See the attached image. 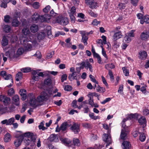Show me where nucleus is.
<instances>
[{
	"mask_svg": "<svg viewBox=\"0 0 149 149\" xmlns=\"http://www.w3.org/2000/svg\"><path fill=\"white\" fill-rule=\"evenodd\" d=\"M122 146L123 149H129L131 147V144L128 141H124L122 143Z\"/></svg>",
	"mask_w": 149,
	"mask_h": 149,
	"instance_id": "obj_23",
	"label": "nucleus"
},
{
	"mask_svg": "<svg viewBox=\"0 0 149 149\" xmlns=\"http://www.w3.org/2000/svg\"><path fill=\"white\" fill-rule=\"evenodd\" d=\"M49 95H48L45 92H42L41 93L40 95L38 96L37 99L36 98V97L32 93L29 94L28 95L27 99L29 100V102L30 105L31 106L35 105L37 102H42L44 100L47 99L49 96H50L51 95V93H49Z\"/></svg>",
	"mask_w": 149,
	"mask_h": 149,
	"instance_id": "obj_2",
	"label": "nucleus"
},
{
	"mask_svg": "<svg viewBox=\"0 0 149 149\" xmlns=\"http://www.w3.org/2000/svg\"><path fill=\"white\" fill-rule=\"evenodd\" d=\"M12 100L15 105L19 106V98L18 95H14L13 97Z\"/></svg>",
	"mask_w": 149,
	"mask_h": 149,
	"instance_id": "obj_22",
	"label": "nucleus"
},
{
	"mask_svg": "<svg viewBox=\"0 0 149 149\" xmlns=\"http://www.w3.org/2000/svg\"><path fill=\"white\" fill-rule=\"evenodd\" d=\"M29 138H30V140L31 141V142H35L36 139V137L33 133L32 135Z\"/></svg>",
	"mask_w": 149,
	"mask_h": 149,
	"instance_id": "obj_53",
	"label": "nucleus"
},
{
	"mask_svg": "<svg viewBox=\"0 0 149 149\" xmlns=\"http://www.w3.org/2000/svg\"><path fill=\"white\" fill-rule=\"evenodd\" d=\"M141 39L145 40L149 37V32L147 31H145L141 33L140 35Z\"/></svg>",
	"mask_w": 149,
	"mask_h": 149,
	"instance_id": "obj_15",
	"label": "nucleus"
},
{
	"mask_svg": "<svg viewBox=\"0 0 149 149\" xmlns=\"http://www.w3.org/2000/svg\"><path fill=\"white\" fill-rule=\"evenodd\" d=\"M50 6L49 5H48L43 9V10L45 13H47L50 10Z\"/></svg>",
	"mask_w": 149,
	"mask_h": 149,
	"instance_id": "obj_61",
	"label": "nucleus"
},
{
	"mask_svg": "<svg viewBox=\"0 0 149 149\" xmlns=\"http://www.w3.org/2000/svg\"><path fill=\"white\" fill-rule=\"evenodd\" d=\"M21 70L24 72H30L31 71V69L29 67H26L22 69H21Z\"/></svg>",
	"mask_w": 149,
	"mask_h": 149,
	"instance_id": "obj_58",
	"label": "nucleus"
},
{
	"mask_svg": "<svg viewBox=\"0 0 149 149\" xmlns=\"http://www.w3.org/2000/svg\"><path fill=\"white\" fill-rule=\"evenodd\" d=\"M10 1V0H2L0 6L6 8L7 7V4Z\"/></svg>",
	"mask_w": 149,
	"mask_h": 149,
	"instance_id": "obj_27",
	"label": "nucleus"
},
{
	"mask_svg": "<svg viewBox=\"0 0 149 149\" xmlns=\"http://www.w3.org/2000/svg\"><path fill=\"white\" fill-rule=\"evenodd\" d=\"M82 126L86 128H89L91 127V125L90 124L87 123H82Z\"/></svg>",
	"mask_w": 149,
	"mask_h": 149,
	"instance_id": "obj_63",
	"label": "nucleus"
},
{
	"mask_svg": "<svg viewBox=\"0 0 149 149\" xmlns=\"http://www.w3.org/2000/svg\"><path fill=\"white\" fill-rule=\"evenodd\" d=\"M147 53L144 51H142L140 52L139 54V57L141 59H145L147 56Z\"/></svg>",
	"mask_w": 149,
	"mask_h": 149,
	"instance_id": "obj_21",
	"label": "nucleus"
},
{
	"mask_svg": "<svg viewBox=\"0 0 149 149\" xmlns=\"http://www.w3.org/2000/svg\"><path fill=\"white\" fill-rule=\"evenodd\" d=\"M103 141L107 143L106 146L109 145L111 143V139L110 135L108 134H104L103 136Z\"/></svg>",
	"mask_w": 149,
	"mask_h": 149,
	"instance_id": "obj_13",
	"label": "nucleus"
},
{
	"mask_svg": "<svg viewBox=\"0 0 149 149\" xmlns=\"http://www.w3.org/2000/svg\"><path fill=\"white\" fill-rule=\"evenodd\" d=\"M76 8L74 6L72 7L68 11V13L69 15H74L76 12Z\"/></svg>",
	"mask_w": 149,
	"mask_h": 149,
	"instance_id": "obj_31",
	"label": "nucleus"
},
{
	"mask_svg": "<svg viewBox=\"0 0 149 149\" xmlns=\"http://www.w3.org/2000/svg\"><path fill=\"white\" fill-rule=\"evenodd\" d=\"M123 36V35L120 31L115 32L113 36V40L116 41L122 38Z\"/></svg>",
	"mask_w": 149,
	"mask_h": 149,
	"instance_id": "obj_14",
	"label": "nucleus"
},
{
	"mask_svg": "<svg viewBox=\"0 0 149 149\" xmlns=\"http://www.w3.org/2000/svg\"><path fill=\"white\" fill-rule=\"evenodd\" d=\"M24 51V50L22 47L19 48L16 52L15 49L13 48L6 52L4 54L2 53L1 56L2 57L3 61L5 62L7 61L8 58H9L11 59L17 58L22 54Z\"/></svg>",
	"mask_w": 149,
	"mask_h": 149,
	"instance_id": "obj_1",
	"label": "nucleus"
},
{
	"mask_svg": "<svg viewBox=\"0 0 149 149\" xmlns=\"http://www.w3.org/2000/svg\"><path fill=\"white\" fill-rule=\"evenodd\" d=\"M33 8L35 9H38L40 7V3L38 2H34L32 4Z\"/></svg>",
	"mask_w": 149,
	"mask_h": 149,
	"instance_id": "obj_54",
	"label": "nucleus"
},
{
	"mask_svg": "<svg viewBox=\"0 0 149 149\" xmlns=\"http://www.w3.org/2000/svg\"><path fill=\"white\" fill-rule=\"evenodd\" d=\"M140 23L143 24L144 22L148 24L149 23V16L148 15H146L143 17V19L140 21Z\"/></svg>",
	"mask_w": 149,
	"mask_h": 149,
	"instance_id": "obj_24",
	"label": "nucleus"
},
{
	"mask_svg": "<svg viewBox=\"0 0 149 149\" xmlns=\"http://www.w3.org/2000/svg\"><path fill=\"white\" fill-rule=\"evenodd\" d=\"M49 73V72L46 71L43 72H37L36 71H34L33 72V77L32 79L34 80H38L39 76L43 77L44 76L48 75Z\"/></svg>",
	"mask_w": 149,
	"mask_h": 149,
	"instance_id": "obj_7",
	"label": "nucleus"
},
{
	"mask_svg": "<svg viewBox=\"0 0 149 149\" xmlns=\"http://www.w3.org/2000/svg\"><path fill=\"white\" fill-rule=\"evenodd\" d=\"M146 139V135L144 133L141 134L140 135L139 139L141 141L143 142Z\"/></svg>",
	"mask_w": 149,
	"mask_h": 149,
	"instance_id": "obj_45",
	"label": "nucleus"
},
{
	"mask_svg": "<svg viewBox=\"0 0 149 149\" xmlns=\"http://www.w3.org/2000/svg\"><path fill=\"white\" fill-rule=\"evenodd\" d=\"M93 94H97L96 93H89L87 95L88 96L89 98V103L90 105H91V106L94 103L93 99V98L91 97L92 96H93Z\"/></svg>",
	"mask_w": 149,
	"mask_h": 149,
	"instance_id": "obj_26",
	"label": "nucleus"
},
{
	"mask_svg": "<svg viewBox=\"0 0 149 149\" xmlns=\"http://www.w3.org/2000/svg\"><path fill=\"white\" fill-rule=\"evenodd\" d=\"M89 77L91 80L93 82L95 83V84H98V82L97 81L96 79L92 75L90 74L89 75Z\"/></svg>",
	"mask_w": 149,
	"mask_h": 149,
	"instance_id": "obj_57",
	"label": "nucleus"
},
{
	"mask_svg": "<svg viewBox=\"0 0 149 149\" xmlns=\"http://www.w3.org/2000/svg\"><path fill=\"white\" fill-rule=\"evenodd\" d=\"M0 102L5 106L9 105L11 102L10 98L3 94L0 95Z\"/></svg>",
	"mask_w": 149,
	"mask_h": 149,
	"instance_id": "obj_8",
	"label": "nucleus"
},
{
	"mask_svg": "<svg viewBox=\"0 0 149 149\" xmlns=\"http://www.w3.org/2000/svg\"><path fill=\"white\" fill-rule=\"evenodd\" d=\"M22 74L21 72H18L16 75V80L18 81L21 80L22 78Z\"/></svg>",
	"mask_w": 149,
	"mask_h": 149,
	"instance_id": "obj_36",
	"label": "nucleus"
},
{
	"mask_svg": "<svg viewBox=\"0 0 149 149\" xmlns=\"http://www.w3.org/2000/svg\"><path fill=\"white\" fill-rule=\"evenodd\" d=\"M22 33L26 36L24 37H23L22 39H23L25 38H27L28 37V39L30 38H33L34 36L31 34H30V32L29 30V27L27 26L24 27L22 31Z\"/></svg>",
	"mask_w": 149,
	"mask_h": 149,
	"instance_id": "obj_11",
	"label": "nucleus"
},
{
	"mask_svg": "<svg viewBox=\"0 0 149 149\" xmlns=\"http://www.w3.org/2000/svg\"><path fill=\"white\" fill-rule=\"evenodd\" d=\"M33 133L30 132H26L23 135H22L23 136H25V137H27L28 138H29L31 136L32 134Z\"/></svg>",
	"mask_w": 149,
	"mask_h": 149,
	"instance_id": "obj_46",
	"label": "nucleus"
},
{
	"mask_svg": "<svg viewBox=\"0 0 149 149\" xmlns=\"http://www.w3.org/2000/svg\"><path fill=\"white\" fill-rule=\"evenodd\" d=\"M80 33L82 36L81 41L84 43V45H86L88 44L87 42L88 39V36L90 33V32L86 31H80Z\"/></svg>",
	"mask_w": 149,
	"mask_h": 149,
	"instance_id": "obj_10",
	"label": "nucleus"
},
{
	"mask_svg": "<svg viewBox=\"0 0 149 149\" xmlns=\"http://www.w3.org/2000/svg\"><path fill=\"white\" fill-rule=\"evenodd\" d=\"M4 78L5 80H10L12 83H10L9 85L7 86L8 87H11L13 83V80L12 79L11 75L10 74H7Z\"/></svg>",
	"mask_w": 149,
	"mask_h": 149,
	"instance_id": "obj_30",
	"label": "nucleus"
},
{
	"mask_svg": "<svg viewBox=\"0 0 149 149\" xmlns=\"http://www.w3.org/2000/svg\"><path fill=\"white\" fill-rule=\"evenodd\" d=\"M139 115V114L138 113L130 114L127 115L126 118H124L123 119L121 123L122 127L123 128V129H125V127H126V125L124 124L125 121L127 120H130L132 119L137 120Z\"/></svg>",
	"mask_w": 149,
	"mask_h": 149,
	"instance_id": "obj_5",
	"label": "nucleus"
},
{
	"mask_svg": "<svg viewBox=\"0 0 149 149\" xmlns=\"http://www.w3.org/2000/svg\"><path fill=\"white\" fill-rule=\"evenodd\" d=\"M19 24V22L16 19H13L12 22V24L13 26L17 27Z\"/></svg>",
	"mask_w": 149,
	"mask_h": 149,
	"instance_id": "obj_42",
	"label": "nucleus"
},
{
	"mask_svg": "<svg viewBox=\"0 0 149 149\" xmlns=\"http://www.w3.org/2000/svg\"><path fill=\"white\" fill-rule=\"evenodd\" d=\"M8 40L7 37L4 36L3 37L1 42V45L3 47L6 46L8 45Z\"/></svg>",
	"mask_w": 149,
	"mask_h": 149,
	"instance_id": "obj_29",
	"label": "nucleus"
},
{
	"mask_svg": "<svg viewBox=\"0 0 149 149\" xmlns=\"http://www.w3.org/2000/svg\"><path fill=\"white\" fill-rule=\"evenodd\" d=\"M49 140L51 141L56 142L58 141V139L57 136L55 134H52L49 137Z\"/></svg>",
	"mask_w": 149,
	"mask_h": 149,
	"instance_id": "obj_25",
	"label": "nucleus"
},
{
	"mask_svg": "<svg viewBox=\"0 0 149 149\" xmlns=\"http://www.w3.org/2000/svg\"><path fill=\"white\" fill-rule=\"evenodd\" d=\"M68 124L66 122L63 123L61 126L60 129L61 130L63 131L65 130L67 127Z\"/></svg>",
	"mask_w": 149,
	"mask_h": 149,
	"instance_id": "obj_44",
	"label": "nucleus"
},
{
	"mask_svg": "<svg viewBox=\"0 0 149 149\" xmlns=\"http://www.w3.org/2000/svg\"><path fill=\"white\" fill-rule=\"evenodd\" d=\"M52 22L54 24L58 23L63 26H65L68 24V20L67 17L60 15L56 17H53Z\"/></svg>",
	"mask_w": 149,
	"mask_h": 149,
	"instance_id": "obj_4",
	"label": "nucleus"
},
{
	"mask_svg": "<svg viewBox=\"0 0 149 149\" xmlns=\"http://www.w3.org/2000/svg\"><path fill=\"white\" fill-rule=\"evenodd\" d=\"M11 136L9 133H7L4 136V141L6 142H9L10 141Z\"/></svg>",
	"mask_w": 149,
	"mask_h": 149,
	"instance_id": "obj_34",
	"label": "nucleus"
},
{
	"mask_svg": "<svg viewBox=\"0 0 149 149\" xmlns=\"http://www.w3.org/2000/svg\"><path fill=\"white\" fill-rule=\"evenodd\" d=\"M39 15L36 13H35L32 16V19L33 21L39 20Z\"/></svg>",
	"mask_w": 149,
	"mask_h": 149,
	"instance_id": "obj_40",
	"label": "nucleus"
},
{
	"mask_svg": "<svg viewBox=\"0 0 149 149\" xmlns=\"http://www.w3.org/2000/svg\"><path fill=\"white\" fill-rule=\"evenodd\" d=\"M146 87L147 86L145 85L142 86L140 89L141 91L142 92V93L144 94H145L146 93Z\"/></svg>",
	"mask_w": 149,
	"mask_h": 149,
	"instance_id": "obj_55",
	"label": "nucleus"
},
{
	"mask_svg": "<svg viewBox=\"0 0 149 149\" xmlns=\"http://www.w3.org/2000/svg\"><path fill=\"white\" fill-rule=\"evenodd\" d=\"M45 19H44V21H45V22H51L52 23V18L53 17H51L49 15L47 14H45Z\"/></svg>",
	"mask_w": 149,
	"mask_h": 149,
	"instance_id": "obj_33",
	"label": "nucleus"
},
{
	"mask_svg": "<svg viewBox=\"0 0 149 149\" xmlns=\"http://www.w3.org/2000/svg\"><path fill=\"white\" fill-rule=\"evenodd\" d=\"M134 30H131L125 34L124 38V41L126 43H129L132 40V38L134 37Z\"/></svg>",
	"mask_w": 149,
	"mask_h": 149,
	"instance_id": "obj_9",
	"label": "nucleus"
},
{
	"mask_svg": "<svg viewBox=\"0 0 149 149\" xmlns=\"http://www.w3.org/2000/svg\"><path fill=\"white\" fill-rule=\"evenodd\" d=\"M123 85H120L118 91V92L120 94H122L123 93Z\"/></svg>",
	"mask_w": 149,
	"mask_h": 149,
	"instance_id": "obj_52",
	"label": "nucleus"
},
{
	"mask_svg": "<svg viewBox=\"0 0 149 149\" xmlns=\"http://www.w3.org/2000/svg\"><path fill=\"white\" fill-rule=\"evenodd\" d=\"M30 29L32 32L33 33H36L38 30V26L36 25L33 24L30 27Z\"/></svg>",
	"mask_w": 149,
	"mask_h": 149,
	"instance_id": "obj_28",
	"label": "nucleus"
},
{
	"mask_svg": "<svg viewBox=\"0 0 149 149\" xmlns=\"http://www.w3.org/2000/svg\"><path fill=\"white\" fill-rule=\"evenodd\" d=\"M100 23V21H98L96 19H94L92 21L91 24L94 26H97Z\"/></svg>",
	"mask_w": 149,
	"mask_h": 149,
	"instance_id": "obj_50",
	"label": "nucleus"
},
{
	"mask_svg": "<svg viewBox=\"0 0 149 149\" xmlns=\"http://www.w3.org/2000/svg\"><path fill=\"white\" fill-rule=\"evenodd\" d=\"M45 36V34L44 32H40L38 33V40H40L43 39Z\"/></svg>",
	"mask_w": 149,
	"mask_h": 149,
	"instance_id": "obj_38",
	"label": "nucleus"
},
{
	"mask_svg": "<svg viewBox=\"0 0 149 149\" xmlns=\"http://www.w3.org/2000/svg\"><path fill=\"white\" fill-rule=\"evenodd\" d=\"M71 130L75 134L79 133L80 131L79 125L76 123H74L71 127Z\"/></svg>",
	"mask_w": 149,
	"mask_h": 149,
	"instance_id": "obj_16",
	"label": "nucleus"
},
{
	"mask_svg": "<svg viewBox=\"0 0 149 149\" xmlns=\"http://www.w3.org/2000/svg\"><path fill=\"white\" fill-rule=\"evenodd\" d=\"M74 15H69L70 18L71 22L72 23H74L75 22V18Z\"/></svg>",
	"mask_w": 149,
	"mask_h": 149,
	"instance_id": "obj_59",
	"label": "nucleus"
},
{
	"mask_svg": "<svg viewBox=\"0 0 149 149\" xmlns=\"http://www.w3.org/2000/svg\"><path fill=\"white\" fill-rule=\"evenodd\" d=\"M139 123L144 127L146 126V118L144 116H141L138 120Z\"/></svg>",
	"mask_w": 149,
	"mask_h": 149,
	"instance_id": "obj_20",
	"label": "nucleus"
},
{
	"mask_svg": "<svg viewBox=\"0 0 149 149\" xmlns=\"http://www.w3.org/2000/svg\"><path fill=\"white\" fill-rule=\"evenodd\" d=\"M115 68V66L113 63L106 64L105 68L106 69L108 70L109 68L113 69Z\"/></svg>",
	"mask_w": 149,
	"mask_h": 149,
	"instance_id": "obj_41",
	"label": "nucleus"
},
{
	"mask_svg": "<svg viewBox=\"0 0 149 149\" xmlns=\"http://www.w3.org/2000/svg\"><path fill=\"white\" fill-rule=\"evenodd\" d=\"M89 116L91 118L94 120H95L97 119H99L100 118V117L99 116H95L94 114L93 113H89Z\"/></svg>",
	"mask_w": 149,
	"mask_h": 149,
	"instance_id": "obj_37",
	"label": "nucleus"
},
{
	"mask_svg": "<svg viewBox=\"0 0 149 149\" xmlns=\"http://www.w3.org/2000/svg\"><path fill=\"white\" fill-rule=\"evenodd\" d=\"M128 132L126 129H122L120 134V138L123 140L127 138Z\"/></svg>",
	"mask_w": 149,
	"mask_h": 149,
	"instance_id": "obj_19",
	"label": "nucleus"
},
{
	"mask_svg": "<svg viewBox=\"0 0 149 149\" xmlns=\"http://www.w3.org/2000/svg\"><path fill=\"white\" fill-rule=\"evenodd\" d=\"M54 54V51H51L47 54L46 57V58L48 59L51 58Z\"/></svg>",
	"mask_w": 149,
	"mask_h": 149,
	"instance_id": "obj_51",
	"label": "nucleus"
},
{
	"mask_svg": "<svg viewBox=\"0 0 149 149\" xmlns=\"http://www.w3.org/2000/svg\"><path fill=\"white\" fill-rule=\"evenodd\" d=\"M19 94L23 100H25L26 98V91L24 89H21L19 91Z\"/></svg>",
	"mask_w": 149,
	"mask_h": 149,
	"instance_id": "obj_18",
	"label": "nucleus"
},
{
	"mask_svg": "<svg viewBox=\"0 0 149 149\" xmlns=\"http://www.w3.org/2000/svg\"><path fill=\"white\" fill-rule=\"evenodd\" d=\"M138 133V131L137 129H135L133 131L132 134L134 137H136L137 136Z\"/></svg>",
	"mask_w": 149,
	"mask_h": 149,
	"instance_id": "obj_62",
	"label": "nucleus"
},
{
	"mask_svg": "<svg viewBox=\"0 0 149 149\" xmlns=\"http://www.w3.org/2000/svg\"><path fill=\"white\" fill-rule=\"evenodd\" d=\"M44 121H43L41 122L38 126L39 129L40 130H46L47 129V128L44 126Z\"/></svg>",
	"mask_w": 149,
	"mask_h": 149,
	"instance_id": "obj_35",
	"label": "nucleus"
},
{
	"mask_svg": "<svg viewBox=\"0 0 149 149\" xmlns=\"http://www.w3.org/2000/svg\"><path fill=\"white\" fill-rule=\"evenodd\" d=\"M68 78L71 81H72L74 79H77V74L76 72L72 73L71 74H70L68 77Z\"/></svg>",
	"mask_w": 149,
	"mask_h": 149,
	"instance_id": "obj_32",
	"label": "nucleus"
},
{
	"mask_svg": "<svg viewBox=\"0 0 149 149\" xmlns=\"http://www.w3.org/2000/svg\"><path fill=\"white\" fill-rule=\"evenodd\" d=\"M73 143L75 146H79L80 145V143L79 140L77 139H73Z\"/></svg>",
	"mask_w": 149,
	"mask_h": 149,
	"instance_id": "obj_47",
	"label": "nucleus"
},
{
	"mask_svg": "<svg viewBox=\"0 0 149 149\" xmlns=\"http://www.w3.org/2000/svg\"><path fill=\"white\" fill-rule=\"evenodd\" d=\"M60 140L61 141L64 143L65 145L69 144L71 143V141L68 139L61 138Z\"/></svg>",
	"mask_w": 149,
	"mask_h": 149,
	"instance_id": "obj_39",
	"label": "nucleus"
},
{
	"mask_svg": "<svg viewBox=\"0 0 149 149\" xmlns=\"http://www.w3.org/2000/svg\"><path fill=\"white\" fill-rule=\"evenodd\" d=\"M85 2L86 4L89 5L92 8H95L97 6V3L94 0H86Z\"/></svg>",
	"mask_w": 149,
	"mask_h": 149,
	"instance_id": "obj_17",
	"label": "nucleus"
},
{
	"mask_svg": "<svg viewBox=\"0 0 149 149\" xmlns=\"http://www.w3.org/2000/svg\"><path fill=\"white\" fill-rule=\"evenodd\" d=\"M10 17L8 15H6L4 17V21L6 23L8 22H9Z\"/></svg>",
	"mask_w": 149,
	"mask_h": 149,
	"instance_id": "obj_64",
	"label": "nucleus"
},
{
	"mask_svg": "<svg viewBox=\"0 0 149 149\" xmlns=\"http://www.w3.org/2000/svg\"><path fill=\"white\" fill-rule=\"evenodd\" d=\"M9 125H11L15 122V119L14 117H12L8 120Z\"/></svg>",
	"mask_w": 149,
	"mask_h": 149,
	"instance_id": "obj_49",
	"label": "nucleus"
},
{
	"mask_svg": "<svg viewBox=\"0 0 149 149\" xmlns=\"http://www.w3.org/2000/svg\"><path fill=\"white\" fill-rule=\"evenodd\" d=\"M122 70L123 73L126 76H128L129 75V70L127 69V67H124L123 68Z\"/></svg>",
	"mask_w": 149,
	"mask_h": 149,
	"instance_id": "obj_43",
	"label": "nucleus"
},
{
	"mask_svg": "<svg viewBox=\"0 0 149 149\" xmlns=\"http://www.w3.org/2000/svg\"><path fill=\"white\" fill-rule=\"evenodd\" d=\"M11 29L10 26L5 25L3 28L4 31L6 32H9L10 31Z\"/></svg>",
	"mask_w": 149,
	"mask_h": 149,
	"instance_id": "obj_48",
	"label": "nucleus"
},
{
	"mask_svg": "<svg viewBox=\"0 0 149 149\" xmlns=\"http://www.w3.org/2000/svg\"><path fill=\"white\" fill-rule=\"evenodd\" d=\"M21 43L24 45L26 50L30 51L32 47L31 44L27 43L28 42H31L34 45H36V40H33V38H30L28 39V37L23 39H20Z\"/></svg>",
	"mask_w": 149,
	"mask_h": 149,
	"instance_id": "obj_3",
	"label": "nucleus"
},
{
	"mask_svg": "<svg viewBox=\"0 0 149 149\" xmlns=\"http://www.w3.org/2000/svg\"><path fill=\"white\" fill-rule=\"evenodd\" d=\"M52 83L51 80L49 78H48L45 80L44 81V84L47 85H50Z\"/></svg>",
	"mask_w": 149,
	"mask_h": 149,
	"instance_id": "obj_56",
	"label": "nucleus"
},
{
	"mask_svg": "<svg viewBox=\"0 0 149 149\" xmlns=\"http://www.w3.org/2000/svg\"><path fill=\"white\" fill-rule=\"evenodd\" d=\"M125 4L122 3H120L118 5V8L120 10H122L125 8Z\"/></svg>",
	"mask_w": 149,
	"mask_h": 149,
	"instance_id": "obj_60",
	"label": "nucleus"
},
{
	"mask_svg": "<svg viewBox=\"0 0 149 149\" xmlns=\"http://www.w3.org/2000/svg\"><path fill=\"white\" fill-rule=\"evenodd\" d=\"M23 139V135H21L18 137L17 139L14 141V142L15 147H18L20 146L22 142Z\"/></svg>",
	"mask_w": 149,
	"mask_h": 149,
	"instance_id": "obj_12",
	"label": "nucleus"
},
{
	"mask_svg": "<svg viewBox=\"0 0 149 149\" xmlns=\"http://www.w3.org/2000/svg\"><path fill=\"white\" fill-rule=\"evenodd\" d=\"M80 68L81 69H83L84 68L88 70L91 72H93V66L90 63L88 59H86L85 61L82 62L80 64Z\"/></svg>",
	"mask_w": 149,
	"mask_h": 149,
	"instance_id": "obj_6",
	"label": "nucleus"
}]
</instances>
